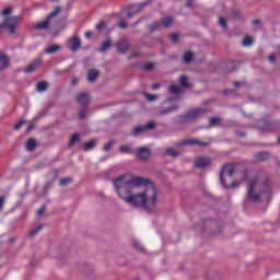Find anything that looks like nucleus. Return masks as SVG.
I'll use <instances>...</instances> for the list:
<instances>
[{"instance_id":"nucleus-5","label":"nucleus","mask_w":280,"mask_h":280,"mask_svg":"<svg viewBox=\"0 0 280 280\" xmlns=\"http://www.w3.org/2000/svg\"><path fill=\"white\" fill-rule=\"evenodd\" d=\"M61 12L62 8L56 7L54 11L47 15L46 20H44L43 22H38L34 25V30H36L37 32H40L43 30H51V19H54V16H58V14H60Z\"/></svg>"},{"instance_id":"nucleus-49","label":"nucleus","mask_w":280,"mask_h":280,"mask_svg":"<svg viewBox=\"0 0 280 280\" xmlns=\"http://www.w3.org/2000/svg\"><path fill=\"white\" fill-rule=\"evenodd\" d=\"M127 26H128V24H126V22L118 23V27H120L121 30H126Z\"/></svg>"},{"instance_id":"nucleus-31","label":"nucleus","mask_w":280,"mask_h":280,"mask_svg":"<svg viewBox=\"0 0 280 280\" xmlns=\"http://www.w3.org/2000/svg\"><path fill=\"white\" fill-rule=\"evenodd\" d=\"M119 152H121V154H132V152H135V150L131 149L130 145H121L119 148Z\"/></svg>"},{"instance_id":"nucleus-21","label":"nucleus","mask_w":280,"mask_h":280,"mask_svg":"<svg viewBox=\"0 0 280 280\" xmlns=\"http://www.w3.org/2000/svg\"><path fill=\"white\" fill-rule=\"evenodd\" d=\"M100 78V70L91 69L88 72V82H95Z\"/></svg>"},{"instance_id":"nucleus-9","label":"nucleus","mask_w":280,"mask_h":280,"mask_svg":"<svg viewBox=\"0 0 280 280\" xmlns=\"http://www.w3.org/2000/svg\"><path fill=\"white\" fill-rule=\"evenodd\" d=\"M257 127H258V130H261L262 132H272V130H276L277 125L272 121L262 119L258 121Z\"/></svg>"},{"instance_id":"nucleus-7","label":"nucleus","mask_w":280,"mask_h":280,"mask_svg":"<svg viewBox=\"0 0 280 280\" xmlns=\"http://www.w3.org/2000/svg\"><path fill=\"white\" fill-rule=\"evenodd\" d=\"M235 174V168L231 165H224L222 167L221 174H220V182L222 187H224V189H229V185H226V182L224 180L225 176H233Z\"/></svg>"},{"instance_id":"nucleus-13","label":"nucleus","mask_w":280,"mask_h":280,"mask_svg":"<svg viewBox=\"0 0 280 280\" xmlns=\"http://www.w3.org/2000/svg\"><path fill=\"white\" fill-rule=\"evenodd\" d=\"M136 154H137V159H139L140 161H148V159L152 156V152L150 151V149L145 147L139 148Z\"/></svg>"},{"instance_id":"nucleus-1","label":"nucleus","mask_w":280,"mask_h":280,"mask_svg":"<svg viewBox=\"0 0 280 280\" xmlns=\"http://www.w3.org/2000/svg\"><path fill=\"white\" fill-rule=\"evenodd\" d=\"M114 188L120 200H124L130 207L143 209L147 213H154L159 207V190L152 180L145 177L128 178L121 175L113 180Z\"/></svg>"},{"instance_id":"nucleus-56","label":"nucleus","mask_w":280,"mask_h":280,"mask_svg":"<svg viewBox=\"0 0 280 280\" xmlns=\"http://www.w3.org/2000/svg\"><path fill=\"white\" fill-rule=\"evenodd\" d=\"M78 82H79V80H78L77 78H74V79L72 80L73 86H75V84H78Z\"/></svg>"},{"instance_id":"nucleus-48","label":"nucleus","mask_w":280,"mask_h":280,"mask_svg":"<svg viewBox=\"0 0 280 280\" xmlns=\"http://www.w3.org/2000/svg\"><path fill=\"white\" fill-rule=\"evenodd\" d=\"M268 60H269V62L275 63L276 60H277V57H276L275 55H269V56H268Z\"/></svg>"},{"instance_id":"nucleus-38","label":"nucleus","mask_w":280,"mask_h":280,"mask_svg":"<svg viewBox=\"0 0 280 280\" xmlns=\"http://www.w3.org/2000/svg\"><path fill=\"white\" fill-rule=\"evenodd\" d=\"M250 45H253V38L250 36L245 37V39L243 40V46L250 47Z\"/></svg>"},{"instance_id":"nucleus-15","label":"nucleus","mask_w":280,"mask_h":280,"mask_svg":"<svg viewBox=\"0 0 280 280\" xmlns=\"http://www.w3.org/2000/svg\"><path fill=\"white\" fill-rule=\"evenodd\" d=\"M116 47L118 54H126V51H128V49L130 48V44H128V39L122 38L116 44Z\"/></svg>"},{"instance_id":"nucleus-46","label":"nucleus","mask_w":280,"mask_h":280,"mask_svg":"<svg viewBox=\"0 0 280 280\" xmlns=\"http://www.w3.org/2000/svg\"><path fill=\"white\" fill-rule=\"evenodd\" d=\"M112 148H113V142H108L107 144L104 145V151L109 152Z\"/></svg>"},{"instance_id":"nucleus-33","label":"nucleus","mask_w":280,"mask_h":280,"mask_svg":"<svg viewBox=\"0 0 280 280\" xmlns=\"http://www.w3.org/2000/svg\"><path fill=\"white\" fill-rule=\"evenodd\" d=\"M165 154H166L167 156H180L179 151L176 150V149H172V148L166 149Z\"/></svg>"},{"instance_id":"nucleus-14","label":"nucleus","mask_w":280,"mask_h":280,"mask_svg":"<svg viewBox=\"0 0 280 280\" xmlns=\"http://www.w3.org/2000/svg\"><path fill=\"white\" fill-rule=\"evenodd\" d=\"M177 145H201L202 148H207L209 142L200 141L197 139H186L177 143Z\"/></svg>"},{"instance_id":"nucleus-60","label":"nucleus","mask_w":280,"mask_h":280,"mask_svg":"<svg viewBox=\"0 0 280 280\" xmlns=\"http://www.w3.org/2000/svg\"><path fill=\"white\" fill-rule=\"evenodd\" d=\"M52 3H57V1H60V0H50Z\"/></svg>"},{"instance_id":"nucleus-6","label":"nucleus","mask_w":280,"mask_h":280,"mask_svg":"<svg viewBox=\"0 0 280 280\" xmlns=\"http://www.w3.org/2000/svg\"><path fill=\"white\" fill-rule=\"evenodd\" d=\"M154 128H156V124H154V121H150L145 125L133 127L131 135L132 137H139V135H143V132H147V130H154Z\"/></svg>"},{"instance_id":"nucleus-34","label":"nucleus","mask_w":280,"mask_h":280,"mask_svg":"<svg viewBox=\"0 0 280 280\" xmlns=\"http://www.w3.org/2000/svg\"><path fill=\"white\" fill-rule=\"evenodd\" d=\"M220 121H222V118H220V117L210 118V120H209L210 127L218 126V124H220Z\"/></svg>"},{"instance_id":"nucleus-27","label":"nucleus","mask_w":280,"mask_h":280,"mask_svg":"<svg viewBox=\"0 0 280 280\" xmlns=\"http://www.w3.org/2000/svg\"><path fill=\"white\" fill-rule=\"evenodd\" d=\"M26 150L28 152H34V150H36V140H34V138L27 140Z\"/></svg>"},{"instance_id":"nucleus-41","label":"nucleus","mask_w":280,"mask_h":280,"mask_svg":"<svg viewBox=\"0 0 280 280\" xmlns=\"http://www.w3.org/2000/svg\"><path fill=\"white\" fill-rule=\"evenodd\" d=\"M219 25H221V27H223V30H226V19L220 18Z\"/></svg>"},{"instance_id":"nucleus-57","label":"nucleus","mask_w":280,"mask_h":280,"mask_svg":"<svg viewBox=\"0 0 280 280\" xmlns=\"http://www.w3.org/2000/svg\"><path fill=\"white\" fill-rule=\"evenodd\" d=\"M191 3H194V0H188V1H187L188 8H191Z\"/></svg>"},{"instance_id":"nucleus-52","label":"nucleus","mask_w":280,"mask_h":280,"mask_svg":"<svg viewBox=\"0 0 280 280\" xmlns=\"http://www.w3.org/2000/svg\"><path fill=\"white\" fill-rule=\"evenodd\" d=\"M91 36H93L91 31L85 32V38H91Z\"/></svg>"},{"instance_id":"nucleus-61","label":"nucleus","mask_w":280,"mask_h":280,"mask_svg":"<svg viewBox=\"0 0 280 280\" xmlns=\"http://www.w3.org/2000/svg\"><path fill=\"white\" fill-rule=\"evenodd\" d=\"M279 56H280V46L278 47Z\"/></svg>"},{"instance_id":"nucleus-18","label":"nucleus","mask_w":280,"mask_h":280,"mask_svg":"<svg viewBox=\"0 0 280 280\" xmlns=\"http://www.w3.org/2000/svg\"><path fill=\"white\" fill-rule=\"evenodd\" d=\"M60 49H62V46H60L58 44H54V45H50L47 48H45L44 54H48V56H51L54 54H58V51H60Z\"/></svg>"},{"instance_id":"nucleus-25","label":"nucleus","mask_w":280,"mask_h":280,"mask_svg":"<svg viewBox=\"0 0 280 280\" xmlns=\"http://www.w3.org/2000/svg\"><path fill=\"white\" fill-rule=\"evenodd\" d=\"M48 86H49V83H47V81H40L36 85V91L38 93H45V91H47Z\"/></svg>"},{"instance_id":"nucleus-30","label":"nucleus","mask_w":280,"mask_h":280,"mask_svg":"<svg viewBox=\"0 0 280 280\" xmlns=\"http://www.w3.org/2000/svg\"><path fill=\"white\" fill-rule=\"evenodd\" d=\"M163 27V24L161 22H155L151 25H149V32H156Z\"/></svg>"},{"instance_id":"nucleus-11","label":"nucleus","mask_w":280,"mask_h":280,"mask_svg":"<svg viewBox=\"0 0 280 280\" xmlns=\"http://www.w3.org/2000/svg\"><path fill=\"white\" fill-rule=\"evenodd\" d=\"M194 165L198 170H205V167H209V165H211V159L206 156H199L195 160Z\"/></svg>"},{"instance_id":"nucleus-43","label":"nucleus","mask_w":280,"mask_h":280,"mask_svg":"<svg viewBox=\"0 0 280 280\" xmlns=\"http://www.w3.org/2000/svg\"><path fill=\"white\" fill-rule=\"evenodd\" d=\"M132 245L135 246L136 250H143V247L141 246V244L139 242L133 241Z\"/></svg>"},{"instance_id":"nucleus-8","label":"nucleus","mask_w":280,"mask_h":280,"mask_svg":"<svg viewBox=\"0 0 280 280\" xmlns=\"http://www.w3.org/2000/svg\"><path fill=\"white\" fill-rule=\"evenodd\" d=\"M145 5H150V2H142L140 4L130 5L127 10V19H132V16L139 14Z\"/></svg>"},{"instance_id":"nucleus-39","label":"nucleus","mask_w":280,"mask_h":280,"mask_svg":"<svg viewBox=\"0 0 280 280\" xmlns=\"http://www.w3.org/2000/svg\"><path fill=\"white\" fill-rule=\"evenodd\" d=\"M106 28V22L105 21H101L100 23L96 24V30L100 32L102 30Z\"/></svg>"},{"instance_id":"nucleus-28","label":"nucleus","mask_w":280,"mask_h":280,"mask_svg":"<svg viewBox=\"0 0 280 280\" xmlns=\"http://www.w3.org/2000/svg\"><path fill=\"white\" fill-rule=\"evenodd\" d=\"M191 60H194V52L187 51L183 57L184 65H190Z\"/></svg>"},{"instance_id":"nucleus-50","label":"nucleus","mask_w":280,"mask_h":280,"mask_svg":"<svg viewBox=\"0 0 280 280\" xmlns=\"http://www.w3.org/2000/svg\"><path fill=\"white\" fill-rule=\"evenodd\" d=\"M235 187H240V183L233 182V183L231 184V186H229V188H231V189H235Z\"/></svg>"},{"instance_id":"nucleus-44","label":"nucleus","mask_w":280,"mask_h":280,"mask_svg":"<svg viewBox=\"0 0 280 280\" xmlns=\"http://www.w3.org/2000/svg\"><path fill=\"white\" fill-rule=\"evenodd\" d=\"M86 117V109H81L79 112V119H85Z\"/></svg>"},{"instance_id":"nucleus-2","label":"nucleus","mask_w":280,"mask_h":280,"mask_svg":"<svg viewBox=\"0 0 280 280\" xmlns=\"http://www.w3.org/2000/svg\"><path fill=\"white\" fill-rule=\"evenodd\" d=\"M264 194H270V182L259 183V176L254 177L247 185V198L245 202H260Z\"/></svg>"},{"instance_id":"nucleus-16","label":"nucleus","mask_w":280,"mask_h":280,"mask_svg":"<svg viewBox=\"0 0 280 280\" xmlns=\"http://www.w3.org/2000/svg\"><path fill=\"white\" fill-rule=\"evenodd\" d=\"M10 67V57L5 52L0 54V71H5Z\"/></svg>"},{"instance_id":"nucleus-17","label":"nucleus","mask_w":280,"mask_h":280,"mask_svg":"<svg viewBox=\"0 0 280 280\" xmlns=\"http://www.w3.org/2000/svg\"><path fill=\"white\" fill-rule=\"evenodd\" d=\"M270 156H271L270 152H268V151H261V152L254 154L255 161H258L259 163H261L264 161H269Z\"/></svg>"},{"instance_id":"nucleus-4","label":"nucleus","mask_w":280,"mask_h":280,"mask_svg":"<svg viewBox=\"0 0 280 280\" xmlns=\"http://www.w3.org/2000/svg\"><path fill=\"white\" fill-rule=\"evenodd\" d=\"M208 113L209 109L206 108L190 109L185 115L179 116V124H191L192 121H198V119H202V117Z\"/></svg>"},{"instance_id":"nucleus-40","label":"nucleus","mask_w":280,"mask_h":280,"mask_svg":"<svg viewBox=\"0 0 280 280\" xmlns=\"http://www.w3.org/2000/svg\"><path fill=\"white\" fill-rule=\"evenodd\" d=\"M147 100L149 102H156V100H159L158 95H152V94H147Z\"/></svg>"},{"instance_id":"nucleus-53","label":"nucleus","mask_w":280,"mask_h":280,"mask_svg":"<svg viewBox=\"0 0 280 280\" xmlns=\"http://www.w3.org/2000/svg\"><path fill=\"white\" fill-rule=\"evenodd\" d=\"M153 91H156V89H161V85L159 83H154L152 85Z\"/></svg>"},{"instance_id":"nucleus-24","label":"nucleus","mask_w":280,"mask_h":280,"mask_svg":"<svg viewBox=\"0 0 280 280\" xmlns=\"http://www.w3.org/2000/svg\"><path fill=\"white\" fill-rule=\"evenodd\" d=\"M162 24V27H172L174 25V18L167 16L161 20L160 22Z\"/></svg>"},{"instance_id":"nucleus-42","label":"nucleus","mask_w":280,"mask_h":280,"mask_svg":"<svg viewBox=\"0 0 280 280\" xmlns=\"http://www.w3.org/2000/svg\"><path fill=\"white\" fill-rule=\"evenodd\" d=\"M143 69L144 71H152V69H154V63H145Z\"/></svg>"},{"instance_id":"nucleus-45","label":"nucleus","mask_w":280,"mask_h":280,"mask_svg":"<svg viewBox=\"0 0 280 280\" xmlns=\"http://www.w3.org/2000/svg\"><path fill=\"white\" fill-rule=\"evenodd\" d=\"M172 43H178V34L174 33L171 35Z\"/></svg>"},{"instance_id":"nucleus-32","label":"nucleus","mask_w":280,"mask_h":280,"mask_svg":"<svg viewBox=\"0 0 280 280\" xmlns=\"http://www.w3.org/2000/svg\"><path fill=\"white\" fill-rule=\"evenodd\" d=\"M78 141H80V135L74 133L69 141V148H73V145H75V143H78Z\"/></svg>"},{"instance_id":"nucleus-29","label":"nucleus","mask_w":280,"mask_h":280,"mask_svg":"<svg viewBox=\"0 0 280 280\" xmlns=\"http://www.w3.org/2000/svg\"><path fill=\"white\" fill-rule=\"evenodd\" d=\"M179 84L182 89H189L191 85L189 84V81L187 79V75H182L179 78Z\"/></svg>"},{"instance_id":"nucleus-59","label":"nucleus","mask_w":280,"mask_h":280,"mask_svg":"<svg viewBox=\"0 0 280 280\" xmlns=\"http://www.w3.org/2000/svg\"><path fill=\"white\" fill-rule=\"evenodd\" d=\"M238 137H246L245 132H237Z\"/></svg>"},{"instance_id":"nucleus-51","label":"nucleus","mask_w":280,"mask_h":280,"mask_svg":"<svg viewBox=\"0 0 280 280\" xmlns=\"http://www.w3.org/2000/svg\"><path fill=\"white\" fill-rule=\"evenodd\" d=\"M4 202H5V199L3 197H0V210L3 209Z\"/></svg>"},{"instance_id":"nucleus-20","label":"nucleus","mask_w":280,"mask_h":280,"mask_svg":"<svg viewBox=\"0 0 280 280\" xmlns=\"http://www.w3.org/2000/svg\"><path fill=\"white\" fill-rule=\"evenodd\" d=\"M42 61L40 59L34 60L32 61L26 68H25V72L26 73H32L34 71H36L38 69V67L40 66Z\"/></svg>"},{"instance_id":"nucleus-54","label":"nucleus","mask_w":280,"mask_h":280,"mask_svg":"<svg viewBox=\"0 0 280 280\" xmlns=\"http://www.w3.org/2000/svg\"><path fill=\"white\" fill-rule=\"evenodd\" d=\"M234 86L237 89V88H240V86H242V82H238V81H235L234 83Z\"/></svg>"},{"instance_id":"nucleus-36","label":"nucleus","mask_w":280,"mask_h":280,"mask_svg":"<svg viewBox=\"0 0 280 280\" xmlns=\"http://www.w3.org/2000/svg\"><path fill=\"white\" fill-rule=\"evenodd\" d=\"M39 231H43V225H38L37 228L33 229L28 235L30 237H34V235H36L37 233H39Z\"/></svg>"},{"instance_id":"nucleus-55","label":"nucleus","mask_w":280,"mask_h":280,"mask_svg":"<svg viewBox=\"0 0 280 280\" xmlns=\"http://www.w3.org/2000/svg\"><path fill=\"white\" fill-rule=\"evenodd\" d=\"M259 23H261L259 20H254L253 21V25H259Z\"/></svg>"},{"instance_id":"nucleus-58","label":"nucleus","mask_w":280,"mask_h":280,"mask_svg":"<svg viewBox=\"0 0 280 280\" xmlns=\"http://www.w3.org/2000/svg\"><path fill=\"white\" fill-rule=\"evenodd\" d=\"M31 130H34V125H31V126L27 128V132H30Z\"/></svg>"},{"instance_id":"nucleus-3","label":"nucleus","mask_w":280,"mask_h":280,"mask_svg":"<svg viewBox=\"0 0 280 280\" xmlns=\"http://www.w3.org/2000/svg\"><path fill=\"white\" fill-rule=\"evenodd\" d=\"M12 14V7L5 8L1 15L4 18L3 22L0 23V31L7 30L11 36L16 34V26L21 23V16H10Z\"/></svg>"},{"instance_id":"nucleus-35","label":"nucleus","mask_w":280,"mask_h":280,"mask_svg":"<svg viewBox=\"0 0 280 280\" xmlns=\"http://www.w3.org/2000/svg\"><path fill=\"white\" fill-rule=\"evenodd\" d=\"M73 179L71 177L62 178L59 182L60 187H65L66 185H69V183H72Z\"/></svg>"},{"instance_id":"nucleus-37","label":"nucleus","mask_w":280,"mask_h":280,"mask_svg":"<svg viewBox=\"0 0 280 280\" xmlns=\"http://www.w3.org/2000/svg\"><path fill=\"white\" fill-rule=\"evenodd\" d=\"M26 124H27V120H20L14 125L13 130H21V127L25 126Z\"/></svg>"},{"instance_id":"nucleus-23","label":"nucleus","mask_w":280,"mask_h":280,"mask_svg":"<svg viewBox=\"0 0 280 280\" xmlns=\"http://www.w3.org/2000/svg\"><path fill=\"white\" fill-rule=\"evenodd\" d=\"M168 92L171 95H180V93H183V88L180 85L171 84Z\"/></svg>"},{"instance_id":"nucleus-12","label":"nucleus","mask_w":280,"mask_h":280,"mask_svg":"<svg viewBox=\"0 0 280 280\" xmlns=\"http://www.w3.org/2000/svg\"><path fill=\"white\" fill-rule=\"evenodd\" d=\"M77 104L80 106H89V102H91V95L88 92H81L75 96Z\"/></svg>"},{"instance_id":"nucleus-19","label":"nucleus","mask_w":280,"mask_h":280,"mask_svg":"<svg viewBox=\"0 0 280 280\" xmlns=\"http://www.w3.org/2000/svg\"><path fill=\"white\" fill-rule=\"evenodd\" d=\"M176 110H178V105H173L171 107L160 109L158 112V115H160V117H163L165 115H171V113H176Z\"/></svg>"},{"instance_id":"nucleus-26","label":"nucleus","mask_w":280,"mask_h":280,"mask_svg":"<svg viewBox=\"0 0 280 280\" xmlns=\"http://www.w3.org/2000/svg\"><path fill=\"white\" fill-rule=\"evenodd\" d=\"M95 145H97V141L96 140H90V141L84 143L83 150H84V152H89L90 150H93V148H95Z\"/></svg>"},{"instance_id":"nucleus-47","label":"nucleus","mask_w":280,"mask_h":280,"mask_svg":"<svg viewBox=\"0 0 280 280\" xmlns=\"http://www.w3.org/2000/svg\"><path fill=\"white\" fill-rule=\"evenodd\" d=\"M45 206H43L39 210H37V215L40 218L45 213Z\"/></svg>"},{"instance_id":"nucleus-22","label":"nucleus","mask_w":280,"mask_h":280,"mask_svg":"<svg viewBox=\"0 0 280 280\" xmlns=\"http://www.w3.org/2000/svg\"><path fill=\"white\" fill-rule=\"evenodd\" d=\"M109 47H113V39H110V37H107L106 40L98 48L100 54H104V51H108Z\"/></svg>"},{"instance_id":"nucleus-10","label":"nucleus","mask_w":280,"mask_h":280,"mask_svg":"<svg viewBox=\"0 0 280 280\" xmlns=\"http://www.w3.org/2000/svg\"><path fill=\"white\" fill-rule=\"evenodd\" d=\"M82 47V40L78 35H74L72 38L68 40V48L70 51H78Z\"/></svg>"}]
</instances>
